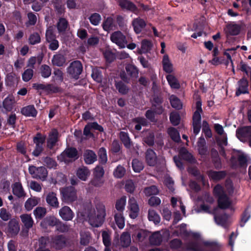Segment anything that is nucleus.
<instances>
[{
  "instance_id": "obj_1",
  "label": "nucleus",
  "mask_w": 251,
  "mask_h": 251,
  "mask_svg": "<svg viewBox=\"0 0 251 251\" xmlns=\"http://www.w3.org/2000/svg\"><path fill=\"white\" fill-rule=\"evenodd\" d=\"M226 190L220 185L216 186L214 189V192L218 198V205L221 208H227L231 204V201L229 197L227 196V194L229 195L232 194L233 192V186L231 182L227 183L226 186Z\"/></svg>"
},
{
  "instance_id": "obj_2",
  "label": "nucleus",
  "mask_w": 251,
  "mask_h": 251,
  "mask_svg": "<svg viewBox=\"0 0 251 251\" xmlns=\"http://www.w3.org/2000/svg\"><path fill=\"white\" fill-rule=\"evenodd\" d=\"M106 215L105 206L102 204H98L96 208L91 209L87 215V220L93 227L100 226L104 220Z\"/></svg>"
},
{
  "instance_id": "obj_3",
  "label": "nucleus",
  "mask_w": 251,
  "mask_h": 251,
  "mask_svg": "<svg viewBox=\"0 0 251 251\" xmlns=\"http://www.w3.org/2000/svg\"><path fill=\"white\" fill-rule=\"evenodd\" d=\"M78 157V151L75 148H68L58 156L57 158L61 162L68 163L75 160Z\"/></svg>"
},
{
  "instance_id": "obj_4",
  "label": "nucleus",
  "mask_w": 251,
  "mask_h": 251,
  "mask_svg": "<svg viewBox=\"0 0 251 251\" xmlns=\"http://www.w3.org/2000/svg\"><path fill=\"white\" fill-rule=\"evenodd\" d=\"M202 112L201 102V101L198 100L196 104V110L193 117V132L195 136H196L200 131L201 113Z\"/></svg>"
},
{
  "instance_id": "obj_5",
  "label": "nucleus",
  "mask_w": 251,
  "mask_h": 251,
  "mask_svg": "<svg viewBox=\"0 0 251 251\" xmlns=\"http://www.w3.org/2000/svg\"><path fill=\"white\" fill-rule=\"evenodd\" d=\"M60 192L63 200L66 202H73L77 200L76 190L73 187L62 188Z\"/></svg>"
},
{
  "instance_id": "obj_6",
  "label": "nucleus",
  "mask_w": 251,
  "mask_h": 251,
  "mask_svg": "<svg viewBox=\"0 0 251 251\" xmlns=\"http://www.w3.org/2000/svg\"><path fill=\"white\" fill-rule=\"evenodd\" d=\"M111 41L120 48H124L127 44L126 36L119 31L112 33L110 35Z\"/></svg>"
},
{
  "instance_id": "obj_7",
  "label": "nucleus",
  "mask_w": 251,
  "mask_h": 251,
  "mask_svg": "<svg viewBox=\"0 0 251 251\" xmlns=\"http://www.w3.org/2000/svg\"><path fill=\"white\" fill-rule=\"evenodd\" d=\"M46 140V136L40 133L37 134L33 138V142L35 144V148L33 151V154L35 156H39L43 151V145Z\"/></svg>"
},
{
  "instance_id": "obj_8",
  "label": "nucleus",
  "mask_w": 251,
  "mask_h": 251,
  "mask_svg": "<svg viewBox=\"0 0 251 251\" xmlns=\"http://www.w3.org/2000/svg\"><path fill=\"white\" fill-rule=\"evenodd\" d=\"M29 173L36 178H40L44 180L47 176V171L44 167L36 168L32 166L29 167Z\"/></svg>"
},
{
  "instance_id": "obj_9",
  "label": "nucleus",
  "mask_w": 251,
  "mask_h": 251,
  "mask_svg": "<svg viewBox=\"0 0 251 251\" xmlns=\"http://www.w3.org/2000/svg\"><path fill=\"white\" fill-rule=\"evenodd\" d=\"M82 70V65L80 61H75L72 62L68 69V72L74 78H77Z\"/></svg>"
},
{
  "instance_id": "obj_10",
  "label": "nucleus",
  "mask_w": 251,
  "mask_h": 251,
  "mask_svg": "<svg viewBox=\"0 0 251 251\" xmlns=\"http://www.w3.org/2000/svg\"><path fill=\"white\" fill-rule=\"evenodd\" d=\"M128 208L129 210V216L132 219L136 218L139 213V208L137 201L133 197H130L128 200Z\"/></svg>"
},
{
  "instance_id": "obj_11",
  "label": "nucleus",
  "mask_w": 251,
  "mask_h": 251,
  "mask_svg": "<svg viewBox=\"0 0 251 251\" xmlns=\"http://www.w3.org/2000/svg\"><path fill=\"white\" fill-rule=\"evenodd\" d=\"M214 128L216 132L220 135L218 139L220 145L221 146H226L227 144V136L224 132L223 126L218 124H216L214 125Z\"/></svg>"
},
{
  "instance_id": "obj_12",
  "label": "nucleus",
  "mask_w": 251,
  "mask_h": 251,
  "mask_svg": "<svg viewBox=\"0 0 251 251\" xmlns=\"http://www.w3.org/2000/svg\"><path fill=\"white\" fill-rule=\"evenodd\" d=\"M236 136L241 141H244L246 138H250L251 136V126H246L236 131Z\"/></svg>"
},
{
  "instance_id": "obj_13",
  "label": "nucleus",
  "mask_w": 251,
  "mask_h": 251,
  "mask_svg": "<svg viewBox=\"0 0 251 251\" xmlns=\"http://www.w3.org/2000/svg\"><path fill=\"white\" fill-rule=\"evenodd\" d=\"M59 214L61 218L65 221H71L74 217V212L67 206L61 208L59 211Z\"/></svg>"
},
{
  "instance_id": "obj_14",
  "label": "nucleus",
  "mask_w": 251,
  "mask_h": 251,
  "mask_svg": "<svg viewBox=\"0 0 251 251\" xmlns=\"http://www.w3.org/2000/svg\"><path fill=\"white\" fill-rule=\"evenodd\" d=\"M20 230V226L18 222L14 219H11L8 223V228L6 232L11 235H17Z\"/></svg>"
},
{
  "instance_id": "obj_15",
  "label": "nucleus",
  "mask_w": 251,
  "mask_h": 251,
  "mask_svg": "<svg viewBox=\"0 0 251 251\" xmlns=\"http://www.w3.org/2000/svg\"><path fill=\"white\" fill-rule=\"evenodd\" d=\"M146 161L150 166H154L156 164L157 157L155 152L151 150H148L146 153Z\"/></svg>"
},
{
  "instance_id": "obj_16",
  "label": "nucleus",
  "mask_w": 251,
  "mask_h": 251,
  "mask_svg": "<svg viewBox=\"0 0 251 251\" xmlns=\"http://www.w3.org/2000/svg\"><path fill=\"white\" fill-rule=\"evenodd\" d=\"M58 133L56 129H52L50 132L49 137L47 139V147L51 149L53 148L58 140Z\"/></svg>"
},
{
  "instance_id": "obj_17",
  "label": "nucleus",
  "mask_w": 251,
  "mask_h": 251,
  "mask_svg": "<svg viewBox=\"0 0 251 251\" xmlns=\"http://www.w3.org/2000/svg\"><path fill=\"white\" fill-rule=\"evenodd\" d=\"M241 28V25L232 23L226 25L225 30L231 35H237L240 33Z\"/></svg>"
},
{
  "instance_id": "obj_18",
  "label": "nucleus",
  "mask_w": 251,
  "mask_h": 251,
  "mask_svg": "<svg viewBox=\"0 0 251 251\" xmlns=\"http://www.w3.org/2000/svg\"><path fill=\"white\" fill-rule=\"evenodd\" d=\"M132 25L134 31L137 34L140 33L146 25L145 22L139 18L134 19Z\"/></svg>"
},
{
  "instance_id": "obj_19",
  "label": "nucleus",
  "mask_w": 251,
  "mask_h": 251,
  "mask_svg": "<svg viewBox=\"0 0 251 251\" xmlns=\"http://www.w3.org/2000/svg\"><path fill=\"white\" fill-rule=\"evenodd\" d=\"M40 201V198L32 197L28 198L25 203V208L26 211H29L37 205Z\"/></svg>"
},
{
  "instance_id": "obj_20",
  "label": "nucleus",
  "mask_w": 251,
  "mask_h": 251,
  "mask_svg": "<svg viewBox=\"0 0 251 251\" xmlns=\"http://www.w3.org/2000/svg\"><path fill=\"white\" fill-rule=\"evenodd\" d=\"M46 201L50 206L54 208L59 207V202L56 197V195L53 192H50L47 196Z\"/></svg>"
},
{
  "instance_id": "obj_21",
  "label": "nucleus",
  "mask_w": 251,
  "mask_h": 251,
  "mask_svg": "<svg viewBox=\"0 0 251 251\" xmlns=\"http://www.w3.org/2000/svg\"><path fill=\"white\" fill-rule=\"evenodd\" d=\"M59 220L57 219L54 216H49L47 217L44 219L41 223V226L44 228H46L47 226H56L59 223Z\"/></svg>"
},
{
  "instance_id": "obj_22",
  "label": "nucleus",
  "mask_w": 251,
  "mask_h": 251,
  "mask_svg": "<svg viewBox=\"0 0 251 251\" xmlns=\"http://www.w3.org/2000/svg\"><path fill=\"white\" fill-rule=\"evenodd\" d=\"M163 70L168 73L173 71V65L167 54H165L162 59Z\"/></svg>"
},
{
  "instance_id": "obj_23",
  "label": "nucleus",
  "mask_w": 251,
  "mask_h": 251,
  "mask_svg": "<svg viewBox=\"0 0 251 251\" xmlns=\"http://www.w3.org/2000/svg\"><path fill=\"white\" fill-rule=\"evenodd\" d=\"M20 218L26 228L29 229L32 227L34 221L31 215L24 214L20 216Z\"/></svg>"
},
{
  "instance_id": "obj_24",
  "label": "nucleus",
  "mask_w": 251,
  "mask_h": 251,
  "mask_svg": "<svg viewBox=\"0 0 251 251\" xmlns=\"http://www.w3.org/2000/svg\"><path fill=\"white\" fill-rule=\"evenodd\" d=\"M171 203L173 207L175 208L176 211H178V209H180L183 215L185 216V208L183 205L180 198L172 197L171 199Z\"/></svg>"
},
{
  "instance_id": "obj_25",
  "label": "nucleus",
  "mask_w": 251,
  "mask_h": 251,
  "mask_svg": "<svg viewBox=\"0 0 251 251\" xmlns=\"http://www.w3.org/2000/svg\"><path fill=\"white\" fill-rule=\"evenodd\" d=\"M84 158L86 164H91L97 160V155L94 151L86 150L84 153Z\"/></svg>"
},
{
  "instance_id": "obj_26",
  "label": "nucleus",
  "mask_w": 251,
  "mask_h": 251,
  "mask_svg": "<svg viewBox=\"0 0 251 251\" xmlns=\"http://www.w3.org/2000/svg\"><path fill=\"white\" fill-rule=\"evenodd\" d=\"M12 191L13 194L19 198H21L25 196V193L22 184L20 182H15L13 185Z\"/></svg>"
},
{
  "instance_id": "obj_27",
  "label": "nucleus",
  "mask_w": 251,
  "mask_h": 251,
  "mask_svg": "<svg viewBox=\"0 0 251 251\" xmlns=\"http://www.w3.org/2000/svg\"><path fill=\"white\" fill-rule=\"evenodd\" d=\"M90 172L85 167H81L78 169L76 172L77 177L83 181H85L90 176Z\"/></svg>"
},
{
  "instance_id": "obj_28",
  "label": "nucleus",
  "mask_w": 251,
  "mask_h": 251,
  "mask_svg": "<svg viewBox=\"0 0 251 251\" xmlns=\"http://www.w3.org/2000/svg\"><path fill=\"white\" fill-rule=\"evenodd\" d=\"M119 5L122 8L134 12H136V7L131 2L127 0H119Z\"/></svg>"
},
{
  "instance_id": "obj_29",
  "label": "nucleus",
  "mask_w": 251,
  "mask_h": 251,
  "mask_svg": "<svg viewBox=\"0 0 251 251\" xmlns=\"http://www.w3.org/2000/svg\"><path fill=\"white\" fill-rule=\"evenodd\" d=\"M93 128L99 131H102L103 128L96 123H89L86 125L84 129V134L86 136H91L90 132L91 129Z\"/></svg>"
},
{
  "instance_id": "obj_30",
  "label": "nucleus",
  "mask_w": 251,
  "mask_h": 251,
  "mask_svg": "<svg viewBox=\"0 0 251 251\" xmlns=\"http://www.w3.org/2000/svg\"><path fill=\"white\" fill-rule=\"evenodd\" d=\"M248 82L245 79H242L239 82V87L238 90L236 92L237 96H239L241 94L246 93L248 92Z\"/></svg>"
},
{
  "instance_id": "obj_31",
  "label": "nucleus",
  "mask_w": 251,
  "mask_h": 251,
  "mask_svg": "<svg viewBox=\"0 0 251 251\" xmlns=\"http://www.w3.org/2000/svg\"><path fill=\"white\" fill-rule=\"evenodd\" d=\"M22 113L26 116L35 117L37 114V111L33 105H28L23 108Z\"/></svg>"
},
{
  "instance_id": "obj_32",
  "label": "nucleus",
  "mask_w": 251,
  "mask_h": 251,
  "mask_svg": "<svg viewBox=\"0 0 251 251\" xmlns=\"http://www.w3.org/2000/svg\"><path fill=\"white\" fill-rule=\"evenodd\" d=\"M131 243V237L129 233L126 232H123L120 237V244L123 247H127Z\"/></svg>"
},
{
  "instance_id": "obj_33",
  "label": "nucleus",
  "mask_w": 251,
  "mask_h": 251,
  "mask_svg": "<svg viewBox=\"0 0 251 251\" xmlns=\"http://www.w3.org/2000/svg\"><path fill=\"white\" fill-rule=\"evenodd\" d=\"M14 98L12 96H8L6 98L3 102V108L7 111H10L12 109L14 103Z\"/></svg>"
},
{
  "instance_id": "obj_34",
  "label": "nucleus",
  "mask_w": 251,
  "mask_h": 251,
  "mask_svg": "<svg viewBox=\"0 0 251 251\" xmlns=\"http://www.w3.org/2000/svg\"><path fill=\"white\" fill-rule=\"evenodd\" d=\"M148 219L149 221H152L155 224H157L160 222L159 215L155 211L151 209L149 210Z\"/></svg>"
},
{
  "instance_id": "obj_35",
  "label": "nucleus",
  "mask_w": 251,
  "mask_h": 251,
  "mask_svg": "<svg viewBox=\"0 0 251 251\" xmlns=\"http://www.w3.org/2000/svg\"><path fill=\"white\" fill-rule=\"evenodd\" d=\"M47 210L46 208L38 206L33 210V214L36 219H41L46 215Z\"/></svg>"
},
{
  "instance_id": "obj_36",
  "label": "nucleus",
  "mask_w": 251,
  "mask_h": 251,
  "mask_svg": "<svg viewBox=\"0 0 251 251\" xmlns=\"http://www.w3.org/2000/svg\"><path fill=\"white\" fill-rule=\"evenodd\" d=\"M152 47L151 42L144 40L141 43V47L139 50V53H146L150 51Z\"/></svg>"
},
{
  "instance_id": "obj_37",
  "label": "nucleus",
  "mask_w": 251,
  "mask_h": 251,
  "mask_svg": "<svg viewBox=\"0 0 251 251\" xmlns=\"http://www.w3.org/2000/svg\"><path fill=\"white\" fill-rule=\"evenodd\" d=\"M150 242L155 245H159L162 241V236L159 231L153 233L150 238Z\"/></svg>"
},
{
  "instance_id": "obj_38",
  "label": "nucleus",
  "mask_w": 251,
  "mask_h": 251,
  "mask_svg": "<svg viewBox=\"0 0 251 251\" xmlns=\"http://www.w3.org/2000/svg\"><path fill=\"white\" fill-rule=\"evenodd\" d=\"M65 62V59L63 55L58 54L54 55L52 59L53 65L57 66H62Z\"/></svg>"
},
{
  "instance_id": "obj_39",
  "label": "nucleus",
  "mask_w": 251,
  "mask_h": 251,
  "mask_svg": "<svg viewBox=\"0 0 251 251\" xmlns=\"http://www.w3.org/2000/svg\"><path fill=\"white\" fill-rule=\"evenodd\" d=\"M103 28L105 31H109L114 29L115 26L114 24V21L112 18L109 17L106 19V20L103 23Z\"/></svg>"
},
{
  "instance_id": "obj_40",
  "label": "nucleus",
  "mask_w": 251,
  "mask_h": 251,
  "mask_svg": "<svg viewBox=\"0 0 251 251\" xmlns=\"http://www.w3.org/2000/svg\"><path fill=\"white\" fill-rule=\"evenodd\" d=\"M167 81L170 86L173 88L178 89L179 88V84L176 77L172 75L167 76Z\"/></svg>"
},
{
  "instance_id": "obj_41",
  "label": "nucleus",
  "mask_w": 251,
  "mask_h": 251,
  "mask_svg": "<svg viewBox=\"0 0 251 251\" xmlns=\"http://www.w3.org/2000/svg\"><path fill=\"white\" fill-rule=\"evenodd\" d=\"M225 175L224 172L210 171L208 173L209 177L214 180H218L223 178Z\"/></svg>"
},
{
  "instance_id": "obj_42",
  "label": "nucleus",
  "mask_w": 251,
  "mask_h": 251,
  "mask_svg": "<svg viewBox=\"0 0 251 251\" xmlns=\"http://www.w3.org/2000/svg\"><path fill=\"white\" fill-rule=\"evenodd\" d=\"M168 133L174 141L178 142L180 140L179 133L175 128H169L168 129Z\"/></svg>"
},
{
  "instance_id": "obj_43",
  "label": "nucleus",
  "mask_w": 251,
  "mask_h": 251,
  "mask_svg": "<svg viewBox=\"0 0 251 251\" xmlns=\"http://www.w3.org/2000/svg\"><path fill=\"white\" fill-rule=\"evenodd\" d=\"M120 138L125 146L127 148H129L131 146V142L127 133L121 132Z\"/></svg>"
},
{
  "instance_id": "obj_44",
  "label": "nucleus",
  "mask_w": 251,
  "mask_h": 251,
  "mask_svg": "<svg viewBox=\"0 0 251 251\" xmlns=\"http://www.w3.org/2000/svg\"><path fill=\"white\" fill-rule=\"evenodd\" d=\"M198 147L200 154L201 155L205 154L206 152L205 147V141L203 137H200L198 142Z\"/></svg>"
},
{
  "instance_id": "obj_45",
  "label": "nucleus",
  "mask_w": 251,
  "mask_h": 251,
  "mask_svg": "<svg viewBox=\"0 0 251 251\" xmlns=\"http://www.w3.org/2000/svg\"><path fill=\"white\" fill-rule=\"evenodd\" d=\"M170 100L173 107L178 109L182 108V103L176 96L172 95L170 97Z\"/></svg>"
},
{
  "instance_id": "obj_46",
  "label": "nucleus",
  "mask_w": 251,
  "mask_h": 251,
  "mask_svg": "<svg viewBox=\"0 0 251 251\" xmlns=\"http://www.w3.org/2000/svg\"><path fill=\"white\" fill-rule=\"evenodd\" d=\"M126 201V197L125 196H123L118 200L115 206L116 209L119 211H123L125 209Z\"/></svg>"
},
{
  "instance_id": "obj_47",
  "label": "nucleus",
  "mask_w": 251,
  "mask_h": 251,
  "mask_svg": "<svg viewBox=\"0 0 251 251\" xmlns=\"http://www.w3.org/2000/svg\"><path fill=\"white\" fill-rule=\"evenodd\" d=\"M126 173V169L122 166L119 165L114 170L113 175L116 178H122Z\"/></svg>"
},
{
  "instance_id": "obj_48",
  "label": "nucleus",
  "mask_w": 251,
  "mask_h": 251,
  "mask_svg": "<svg viewBox=\"0 0 251 251\" xmlns=\"http://www.w3.org/2000/svg\"><path fill=\"white\" fill-rule=\"evenodd\" d=\"M127 73L131 77H137L138 72L137 68L132 65L128 64L126 66Z\"/></svg>"
},
{
  "instance_id": "obj_49",
  "label": "nucleus",
  "mask_w": 251,
  "mask_h": 251,
  "mask_svg": "<svg viewBox=\"0 0 251 251\" xmlns=\"http://www.w3.org/2000/svg\"><path fill=\"white\" fill-rule=\"evenodd\" d=\"M115 220L120 229H123L125 226V219L122 214H116L115 215Z\"/></svg>"
},
{
  "instance_id": "obj_50",
  "label": "nucleus",
  "mask_w": 251,
  "mask_h": 251,
  "mask_svg": "<svg viewBox=\"0 0 251 251\" xmlns=\"http://www.w3.org/2000/svg\"><path fill=\"white\" fill-rule=\"evenodd\" d=\"M90 236L88 232L81 231L80 233V244L86 245L90 241Z\"/></svg>"
},
{
  "instance_id": "obj_51",
  "label": "nucleus",
  "mask_w": 251,
  "mask_h": 251,
  "mask_svg": "<svg viewBox=\"0 0 251 251\" xmlns=\"http://www.w3.org/2000/svg\"><path fill=\"white\" fill-rule=\"evenodd\" d=\"M214 219L217 224L224 226L226 224L227 217L226 215L221 216L215 215Z\"/></svg>"
},
{
  "instance_id": "obj_52",
  "label": "nucleus",
  "mask_w": 251,
  "mask_h": 251,
  "mask_svg": "<svg viewBox=\"0 0 251 251\" xmlns=\"http://www.w3.org/2000/svg\"><path fill=\"white\" fill-rule=\"evenodd\" d=\"M132 168L135 172L139 173L143 169L144 166L142 162L135 159L132 161Z\"/></svg>"
},
{
  "instance_id": "obj_53",
  "label": "nucleus",
  "mask_w": 251,
  "mask_h": 251,
  "mask_svg": "<svg viewBox=\"0 0 251 251\" xmlns=\"http://www.w3.org/2000/svg\"><path fill=\"white\" fill-rule=\"evenodd\" d=\"M68 27V22L63 18L59 19L57 24V28L59 32H64Z\"/></svg>"
},
{
  "instance_id": "obj_54",
  "label": "nucleus",
  "mask_w": 251,
  "mask_h": 251,
  "mask_svg": "<svg viewBox=\"0 0 251 251\" xmlns=\"http://www.w3.org/2000/svg\"><path fill=\"white\" fill-rule=\"evenodd\" d=\"M33 75V71L31 69L25 70L22 75L23 80L25 82H27L30 80Z\"/></svg>"
},
{
  "instance_id": "obj_55",
  "label": "nucleus",
  "mask_w": 251,
  "mask_h": 251,
  "mask_svg": "<svg viewBox=\"0 0 251 251\" xmlns=\"http://www.w3.org/2000/svg\"><path fill=\"white\" fill-rule=\"evenodd\" d=\"M179 154L181 158L189 161L191 162L193 161V156L192 154L188 152L186 149H182L180 151Z\"/></svg>"
},
{
  "instance_id": "obj_56",
  "label": "nucleus",
  "mask_w": 251,
  "mask_h": 251,
  "mask_svg": "<svg viewBox=\"0 0 251 251\" xmlns=\"http://www.w3.org/2000/svg\"><path fill=\"white\" fill-rule=\"evenodd\" d=\"M29 44L35 45L40 42L41 38L37 33H34L31 34L28 39Z\"/></svg>"
},
{
  "instance_id": "obj_57",
  "label": "nucleus",
  "mask_w": 251,
  "mask_h": 251,
  "mask_svg": "<svg viewBox=\"0 0 251 251\" xmlns=\"http://www.w3.org/2000/svg\"><path fill=\"white\" fill-rule=\"evenodd\" d=\"M41 74L43 77H48L51 75V69L48 65H42L41 67Z\"/></svg>"
},
{
  "instance_id": "obj_58",
  "label": "nucleus",
  "mask_w": 251,
  "mask_h": 251,
  "mask_svg": "<svg viewBox=\"0 0 251 251\" xmlns=\"http://www.w3.org/2000/svg\"><path fill=\"white\" fill-rule=\"evenodd\" d=\"M144 193L146 196H150L152 195H157L158 193V190L155 186H151L146 188L144 190Z\"/></svg>"
},
{
  "instance_id": "obj_59",
  "label": "nucleus",
  "mask_w": 251,
  "mask_h": 251,
  "mask_svg": "<svg viewBox=\"0 0 251 251\" xmlns=\"http://www.w3.org/2000/svg\"><path fill=\"white\" fill-rule=\"evenodd\" d=\"M170 120L173 125H178L180 122V117L179 114L176 112H172L170 114Z\"/></svg>"
},
{
  "instance_id": "obj_60",
  "label": "nucleus",
  "mask_w": 251,
  "mask_h": 251,
  "mask_svg": "<svg viewBox=\"0 0 251 251\" xmlns=\"http://www.w3.org/2000/svg\"><path fill=\"white\" fill-rule=\"evenodd\" d=\"M92 77L96 81L100 82L101 81V74L98 68L92 69Z\"/></svg>"
},
{
  "instance_id": "obj_61",
  "label": "nucleus",
  "mask_w": 251,
  "mask_h": 251,
  "mask_svg": "<svg viewBox=\"0 0 251 251\" xmlns=\"http://www.w3.org/2000/svg\"><path fill=\"white\" fill-rule=\"evenodd\" d=\"M89 20L92 25H97L101 20V17L98 13H94L89 17Z\"/></svg>"
},
{
  "instance_id": "obj_62",
  "label": "nucleus",
  "mask_w": 251,
  "mask_h": 251,
  "mask_svg": "<svg viewBox=\"0 0 251 251\" xmlns=\"http://www.w3.org/2000/svg\"><path fill=\"white\" fill-rule=\"evenodd\" d=\"M99 155L100 161L103 164L106 162L107 160L106 150L103 148H101L99 151Z\"/></svg>"
},
{
  "instance_id": "obj_63",
  "label": "nucleus",
  "mask_w": 251,
  "mask_h": 251,
  "mask_svg": "<svg viewBox=\"0 0 251 251\" xmlns=\"http://www.w3.org/2000/svg\"><path fill=\"white\" fill-rule=\"evenodd\" d=\"M238 160L241 166H244L248 161V156L243 153L239 152Z\"/></svg>"
},
{
  "instance_id": "obj_64",
  "label": "nucleus",
  "mask_w": 251,
  "mask_h": 251,
  "mask_svg": "<svg viewBox=\"0 0 251 251\" xmlns=\"http://www.w3.org/2000/svg\"><path fill=\"white\" fill-rule=\"evenodd\" d=\"M202 130L206 137L210 138L212 136L211 131L209 127L208 123L205 121H203L202 123Z\"/></svg>"
}]
</instances>
